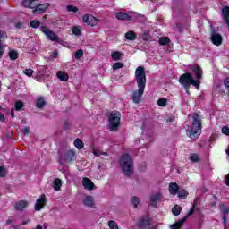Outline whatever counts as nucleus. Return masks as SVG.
Listing matches in <instances>:
<instances>
[{
    "label": "nucleus",
    "instance_id": "nucleus-1",
    "mask_svg": "<svg viewBox=\"0 0 229 229\" xmlns=\"http://www.w3.org/2000/svg\"><path fill=\"white\" fill-rule=\"evenodd\" d=\"M135 78L138 85V90L132 93V101L138 105V103H140V99L144 94V89H146V69L144 66H139L136 69Z\"/></svg>",
    "mask_w": 229,
    "mask_h": 229
},
{
    "label": "nucleus",
    "instance_id": "nucleus-2",
    "mask_svg": "<svg viewBox=\"0 0 229 229\" xmlns=\"http://www.w3.org/2000/svg\"><path fill=\"white\" fill-rule=\"evenodd\" d=\"M192 118L193 122L191 129L187 131V133L191 139H198V137L201 135V116L194 113Z\"/></svg>",
    "mask_w": 229,
    "mask_h": 229
},
{
    "label": "nucleus",
    "instance_id": "nucleus-3",
    "mask_svg": "<svg viewBox=\"0 0 229 229\" xmlns=\"http://www.w3.org/2000/svg\"><path fill=\"white\" fill-rule=\"evenodd\" d=\"M120 167L126 176L133 173V158L128 154H123L120 158Z\"/></svg>",
    "mask_w": 229,
    "mask_h": 229
},
{
    "label": "nucleus",
    "instance_id": "nucleus-4",
    "mask_svg": "<svg viewBox=\"0 0 229 229\" xmlns=\"http://www.w3.org/2000/svg\"><path fill=\"white\" fill-rule=\"evenodd\" d=\"M109 130L111 131H117L121 126V113L119 111H113L108 117Z\"/></svg>",
    "mask_w": 229,
    "mask_h": 229
},
{
    "label": "nucleus",
    "instance_id": "nucleus-5",
    "mask_svg": "<svg viewBox=\"0 0 229 229\" xmlns=\"http://www.w3.org/2000/svg\"><path fill=\"white\" fill-rule=\"evenodd\" d=\"M191 71H192V72H194L197 80H194V78L191 79V85L195 87V89H197V90H199V85L201 84L199 80H201V78H202L203 70L201 69L200 66L194 65L191 67Z\"/></svg>",
    "mask_w": 229,
    "mask_h": 229
},
{
    "label": "nucleus",
    "instance_id": "nucleus-6",
    "mask_svg": "<svg viewBox=\"0 0 229 229\" xmlns=\"http://www.w3.org/2000/svg\"><path fill=\"white\" fill-rule=\"evenodd\" d=\"M196 201L193 202V206L191 208V210L189 211V213L187 214V216L185 217H183L182 219L177 221L175 224L172 225L170 226L171 229H180L182 228V226H183V224L185 223V221H187V217H190V216H192V214H194V212H196Z\"/></svg>",
    "mask_w": 229,
    "mask_h": 229
},
{
    "label": "nucleus",
    "instance_id": "nucleus-7",
    "mask_svg": "<svg viewBox=\"0 0 229 229\" xmlns=\"http://www.w3.org/2000/svg\"><path fill=\"white\" fill-rule=\"evenodd\" d=\"M193 78L194 77H192V74L191 72H186L181 75L179 79V83H181V85H183L185 90H188V89H191V83Z\"/></svg>",
    "mask_w": 229,
    "mask_h": 229
},
{
    "label": "nucleus",
    "instance_id": "nucleus-8",
    "mask_svg": "<svg viewBox=\"0 0 229 229\" xmlns=\"http://www.w3.org/2000/svg\"><path fill=\"white\" fill-rule=\"evenodd\" d=\"M47 78H49V68H47V66H39L36 76L37 81H44V80H47Z\"/></svg>",
    "mask_w": 229,
    "mask_h": 229
},
{
    "label": "nucleus",
    "instance_id": "nucleus-9",
    "mask_svg": "<svg viewBox=\"0 0 229 229\" xmlns=\"http://www.w3.org/2000/svg\"><path fill=\"white\" fill-rule=\"evenodd\" d=\"M76 160V152L74 150H68L64 156L59 157V164H64L65 162H74Z\"/></svg>",
    "mask_w": 229,
    "mask_h": 229
},
{
    "label": "nucleus",
    "instance_id": "nucleus-10",
    "mask_svg": "<svg viewBox=\"0 0 229 229\" xmlns=\"http://www.w3.org/2000/svg\"><path fill=\"white\" fill-rule=\"evenodd\" d=\"M40 30L44 35L48 38V40H51V42H60V38L56 36V34L51 30L50 29L41 26Z\"/></svg>",
    "mask_w": 229,
    "mask_h": 229
},
{
    "label": "nucleus",
    "instance_id": "nucleus-11",
    "mask_svg": "<svg viewBox=\"0 0 229 229\" xmlns=\"http://www.w3.org/2000/svg\"><path fill=\"white\" fill-rule=\"evenodd\" d=\"M82 21L83 22H85L86 24H88V26H98V24H99V20H98V18L89 15V14H86L82 17Z\"/></svg>",
    "mask_w": 229,
    "mask_h": 229
},
{
    "label": "nucleus",
    "instance_id": "nucleus-12",
    "mask_svg": "<svg viewBox=\"0 0 229 229\" xmlns=\"http://www.w3.org/2000/svg\"><path fill=\"white\" fill-rule=\"evenodd\" d=\"M138 226L140 229H151V218H140L138 222Z\"/></svg>",
    "mask_w": 229,
    "mask_h": 229
},
{
    "label": "nucleus",
    "instance_id": "nucleus-13",
    "mask_svg": "<svg viewBox=\"0 0 229 229\" xmlns=\"http://www.w3.org/2000/svg\"><path fill=\"white\" fill-rule=\"evenodd\" d=\"M46 207V195L42 194L39 199L36 200L35 203V210L39 211L42 210Z\"/></svg>",
    "mask_w": 229,
    "mask_h": 229
},
{
    "label": "nucleus",
    "instance_id": "nucleus-14",
    "mask_svg": "<svg viewBox=\"0 0 229 229\" xmlns=\"http://www.w3.org/2000/svg\"><path fill=\"white\" fill-rule=\"evenodd\" d=\"M49 8V4H41L38 5H35L33 13L36 15H38L40 13H44V12H47V10Z\"/></svg>",
    "mask_w": 229,
    "mask_h": 229
},
{
    "label": "nucleus",
    "instance_id": "nucleus-15",
    "mask_svg": "<svg viewBox=\"0 0 229 229\" xmlns=\"http://www.w3.org/2000/svg\"><path fill=\"white\" fill-rule=\"evenodd\" d=\"M82 185L85 189H88V191H94L96 185H94V182H92V180L84 177L82 179Z\"/></svg>",
    "mask_w": 229,
    "mask_h": 229
},
{
    "label": "nucleus",
    "instance_id": "nucleus-16",
    "mask_svg": "<svg viewBox=\"0 0 229 229\" xmlns=\"http://www.w3.org/2000/svg\"><path fill=\"white\" fill-rule=\"evenodd\" d=\"M211 41L215 46H221L223 44V37L220 34L213 33L211 35Z\"/></svg>",
    "mask_w": 229,
    "mask_h": 229
},
{
    "label": "nucleus",
    "instance_id": "nucleus-17",
    "mask_svg": "<svg viewBox=\"0 0 229 229\" xmlns=\"http://www.w3.org/2000/svg\"><path fill=\"white\" fill-rule=\"evenodd\" d=\"M160 199H162V193L160 192H157L150 197V202L152 203V207H154V208H157V202L160 201Z\"/></svg>",
    "mask_w": 229,
    "mask_h": 229
},
{
    "label": "nucleus",
    "instance_id": "nucleus-18",
    "mask_svg": "<svg viewBox=\"0 0 229 229\" xmlns=\"http://www.w3.org/2000/svg\"><path fill=\"white\" fill-rule=\"evenodd\" d=\"M222 16L225 22L227 24V28L229 29V6L223 7Z\"/></svg>",
    "mask_w": 229,
    "mask_h": 229
},
{
    "label": "nucleus",
    "instance_id": "nucleus-19",
    "mask_svg": "<svg viewBox=\"0 0 229 229\" xmlns=\"http://www.w3.org/2000/svg\"><path fill=\"white\" fill-rule=\"evenodd\" d=\"M115 17L119 21H131V16L123 12L116 13Z\"/></svg>",
    "mask_w": 229,
    "mask_h": 229
},
{
    "label": "nucleus",
    "instance_id": "nucleus-20",
    "mask_svg": "<svg viewBox=\"0 0 229 229\" xmlns=\"http://www.w3.org/2000/svg\"><path fill=\"white\" fill-rule=\"evenodd\" d=\"M178 184L176 182H171L169 184V191L170 193L173 194V196H176V194H178Z\"/></svg>",
    "mask_w": 229,
    "mask_h": 229
},
{
    "label": "nucleus",
    "instance_id": "nucleus-21",
    "mask_svg": "<svg viewBox=\"0 0 229 229\" xmlns=\"http://www.w3.org/2000/svg\"><path fill=\"white\" fill-rule=\"evenodd\" d=\"M26 207H28V201L21 200V201L16 203L15 210L22 211V210H24V208H26Z\"/></svg>",
    "mask_w": 229,
    "mask_h": 229
},
{
    "label": "nucleus",
    "instance_id": "nucleus-22",
    "mask_svg": "<svg viewBox=\"0 0 229 229\" xmlns=\"http://www.w3.org/2000/svg\"><path fill=\"white\" fill-rule=\"evenodd\" d=\"M83 204L85 207H94V198L92 196H88L84 199Z\"/></svg>",
    "mask_w": 229,
    "mask_h": 229
},
{
    "label": "nucleus",
    "instance_id": "nucleus-23",
    "mask_svg": "<svg viewBox=\"0 0 229 229\" xmlns=\"http://www.w3.org/2000/svg\"><path fill=\"white\" fill-rule=\"evenodd\" d=\"M125 38L126 40L133 41L135 38H137V34L133 30H129L125 33Z\"/></svg>",
    "mask_w": 229,
    "mask_h": 229
},
{
    "label": "nucleus",
    "instance_id": "nucleus-24",
    "mask_svg": "<svg viewBox=\"0 0 229 229\" xmlns=\"http://www.w3.org/2000/svg\"><path fill=\"white\" fill-rule=\"evenodd\" d=\"M57 78L61 81H67L69 80V75L62 71L57 72Z\"/></svg>",
    "mask_w": 229,
    "mask_h": 229
},
{
    "label": "nucleus",
    "instance_id": "nucleus-25",
    "mask_svg": "<svg viewBox=\"0 0 229 229\" xmlns=\"http://www.w3.org/2000/svg\"><path fill=\"white\" fill-rule=\"evenodd\" d=\"M54 191H60L62 189V180L56 178L53 182Z\"/></svg>",
    "mask_w": 229,
    "mask_h": 229
},
{
    "label": "nucleus",
    "instance_id": "nucleus-26",
    "mask_svg": "<svg viewBox=\"0 0 229 229\" xmlns=\"http://www.w3.org/2000/svg\"><path fill=\"white\" fill-rule=\"evenodd\" d=\"M36 106L37 108H44V106H46V100L43 97L38 98Z\"/></svg>",
    "mask_w": 229,
    "mask_h": 229
},
{
    "label": "nucleus",
    "instance_id": "nucleus-27",
    "mask_svg": "<svg viewBox=\"0 0 229 229\" xmlns=\"http://www.w3.org/2000/svg\"><path fill=\"white\" fill-rule=\"evenodd\" d=\"M9 58L10 60H12L13 62L17 60V58H19V53L17 52V50H11L9 52Z\"/></svg>",
    "mask_w": 229,
    "mask_h": 229
},
{
    "label": "nucleus",
    "instance_id": "nucleus-28",
    "mask_svg": "<svg viewBox=\"0 0 229 229\" xmlns=\"http://www.w3.org/2000/svg\"><path fill=\"white\" fill-rule=\"evenodd\" d=\"M73 144H74L75 148H77V149H83V148L85 147V144L80 139H76L74 140Z\"/></svg>",
    "mask_w": 229,
    "mask_h": 229
},
{
    "label": "nucleus",
    "instance_id": "nucleus-29",
    "mask_svg": "<svg viewBox=\"0 0 229 229\" xmlns=\"http://www.w3.org/2000/svg\"><path fill=\"white\" fill-rule=\"evenodd\" d=\"M131 203L133 205L134 208H137L140 205V199L137 196H134L131 199Z\"/></svg>",
    "mask_w": 229,
    "mask_h": 229
},
{
    "label": "nucleus",
    "instance_id": "nucleus-30",
    "mask_svg": "<svg viewBox=\"0 0 229 229\" xmlns=\"http://www.w3.org/2000/svg\"><path fill=\"white\" fill-rule=\"evenodd\" d=\"M177 194L178 198H180L181 199H185L187 196H189V192H187L186 190H181L177 192Z\"/></svg>",
    "mask_w": 229,
    "mask_h": 229
},
{
    "label": "nucleus",
    "instance_id": "nucleus-31",
    "mask_svg": "<svg viewBox=\"0 0 229 229\" xmlns=\"http://www.w3.org/2000/svg\"><path fill=\"white\" fill-rule=\"evenodd\" d=\"M121 56H123V54L119 51H115L111 54V58L115 61L121 60Z\"/></svg>",
    "mask_w": 229,
    "mask_h": 229
},
{
    "label": "nucleus",
    "instance_id": "nucleus-32",
    "mask_svg": "<svg viewBox=\"0 0 229 229\" xmlns=\"http://www.w3.org/2000/svg\"><path fill=\"white\" fill-rule=\"evenodd\" d=\"M172 212H173L174 216H180V213L182 212V207L179 205H175L172 208Z\"/></svg>",
    "mask_w": 229,
    "mask_h": 229
},
{
    "label": "nucleus",
    "instance_id": "nucleus-33",
    "mask_svg": "<svg viewBox=\"0 0 229 229\" xmlns=\"http://www.w3.org/2000/svg\"><path fill=\"white\" fill-rule=\"evenodd\" d=\"M23 107H24V103H22V101L21 100L16 101V103L14 104V108L18 112H21V110H22Z\"/></svg>",
    "mask_w": 229,
    "mask_h": 229
},
{
    "label": "nucleus",
    "instance_id": "nucleus-34",
    "mask_svg": "<svg viewBox=\"0 0 229 229\" xmlns=\"http://www.w3.org/2000/svg\"><path fill=\"white\" fill-rule=\"evenodd\" d=\"M169 42H171V39H169V38L167 37H163V38H160L159 39L160 46H167Z\"/></svg>",
    "mask_w": 229,
    "mask_h": 229
},
{
    "label": "nucleus",
    "instance_id": "nucleus-35",
    "mask_svg": "<svg viewBox=\"0 0 229 229\" xmlns=\"http://www.w3.org/2000/svg\"><path fill=\"white\" fill-rule=\"evenodd\" d=\"M22 6L25 8H35V5H31V0H23L21 2Z\"/></svg>",
    "mask_w": 229,
    "mask_h": 229
},
{
    "label": "nucleus",
    "instance_id": "nucleus-36",
    "mask_svg": "<svg viewBox=\"0 0 229 229\" xmlns=\"http://www.w3.org/2000/svg\"><path fill=\"white\" fill-rule=\"evenodd\" d=\"M72 31L73 35H76V37L81 36V29L78 26H75L72 29Z\"/></svg>",
    "mask_w": 229,
    "mask_h": 229
},
{
    "label": "nucleus",
    "instance_id": "nucleus-37",
    "mask_svg": "<svg viewBox=\"0 0 229 229\" xmlns=\"http://www.w3.org/2000/svg\"><path fill=\"white\" fill-rule=\"evenodd\" d=\"M158 106H167V98H162L157 100Z\"/></svg>",
    "mask_w": 229,
    "mask_h": 229
},
{
    "label": "nucleus",
    "instance_id": "nucleus-38",
    "mask_svg": "<svg viewBox=\"0 0 229 229\" xmlns=\"http://www.w3.org/2000/svg\"><path fill=\"white\" fill-rule=\"evenodd\" d=\"M108 226L110 229H119V225H117V222L114 220L108 221Z\"/></svg>",
    "mask_w": 229,
    "mask_h": 229
},
{
    "label": "nucleus",
    "instance_id": "nucleus-39",
    "mask_svg": "<svg viewBox=\"0 0 229 229\" xmlns=\"http://www.w3.org/2000/svg\"><path fill=\"white\" fill-rule=\"evenodd\" d=\"M123 67H124V64L118 62V63H114L113 64V69L114 71H117V69H123Z\"/></svg>",
    "mask_w": 229,
    "mask_h": 229
},
{
    "label": "nucleus",
    "instance_id": "nucleus-40",
    "mask_svg": "<svg viewBox=\"0 0 229 229\" xmlns=\"http://www.w3.org/2000/svg\"><path fill=\"white\" fill-rule=\"evenodd\" d=\"M220 210L222 212V214H224V216H226V214H228L229 212V208L228 206H225V204L220 206Z\"/></svg>",
    "mask_w": 229,
    "mask_h": 229
},
{
    "label": "nucleus",
    "instance_id": "nucleus-41",
    "mask_svg": "<svg viewBox=\"0 0 229 229\" xmlns=\"http://www.w3.org/2000/svg\"><path fill=\"white\" fill-rule=\"evenodd\" d=\"M83 56V50L79 49L75 52L74 54V57L76 60H80V58H81Z\"/></svg>",
    "mask_w": 229,
    "mask_h": 229
},
{
    "label": "nucleus",
    "instance_id": "nucleus-42",
    "mask_svg": "<svg viewBox=\"0 0 229 229\" xmlns=\"http://www.w3.org/2000/svg\"><path fill=\"white\" fill-rule=\"evenodd\" d=\"M34 72H34L33 70L30 69V68L25 69V70L23 71V73L25 74V76H29V78H31V76H33V73H34Z\"/></svg>",
    "mask_w": 229,
    "mask_h": 229
},
{
    "label": "nucleus",
    "instance_id": "nucleus-43",
    "mask_svg": "<svg viewBox=\"0 0 229 229\" xmlns=\"http://www.w3.org/2000/svg\"><path fill=\"white\" fill-rule=\"evenodd\" d=\"M190 160H191V162H199V156H198L196 153H193L191 155Z\"/></svg>",
    "mask_w": 229,
    "mask_h": 229
},
{
    "label": "nucleus",
    "instance_id": "nucleus-44",
    "mask_svg": "<svg viewBox=\"0 0 229 229\" xmlns=\"http://www.w3.org/2000/svg\"><path fill=\"white\" fill-rule=\"evenodd\" d=\"M66 10L67 12H74L76 13V12H78V7L74 5H67Z\"/></svg>",
    "mask_w": 229,
    "mask_h": 229
},
{
    "label": "nucleus",
    "instance_id": "nucleus-45",
    "mask_svg": "<svg viewBox=\"0 0 229 229\" xmlns=\"http://www.w3.org/2000/svg\"><path fill=\"white\" fill-rule=\"evenodd\" d=\"M30 26H31V28H39L40 27V21H37V20H33L30 22Z\"/></svg>",
    "mask_w": 229,
    "mask_h": 229
},
{
    "label": "nucleus",
    "instance_id": "nucleus-46",
    "mask_svg": "<svg viewBox=\"0 0 229 229\" xmlns=\"http://www.w3.org/2000/svg\"><path fill=\"white\" fill-rule=\"evenodd\" d=\"M6 176V168L4 166H0V178H4Z\"/></svg>",
    "mask_w": 229,
    "mask_h": 229
},
{
    "label": "nucleus",
    "instance_id": "nucleus-47",
    "mask_svg": "<svg viewBox=\"0 0 229 229\" xmlns=\"http://www.w3.org/2000/svg\"><path fill=\"white\" fill-rule=\"evenodd\" d=\"M6 38V32L4 30H0V44Z\"/></svg>",
    "mask_w": 229,
    "mask_h": 229
},
{
    "label": "nucleus",
    "instance_id": "nucleus-48",
    "mask_svg": "<svg viewBox=\"0 0 229 229\" xmlns=\"http://www.w3.org/2000/svg\"><path fill=\"white\" fill-rule=\"evenodd\" d=\"M222 133H223L224 135L229 136V127L224 126V127L222 128Z\"/></svg>",
    "mask_w": 229,
    "mask_h": 229
},
{
    "label": "nucleus",
    "instance_id": "nucleus-49",
    "mask_svg": "<svg viewBox=\"0 0 229 229\" xmlns=\"http://www.w3.org/2000/svg\"><path fill=\"white\" fill-rule=\"evenodd\" d=\"M22 133H23V135H28V133H30V129L28 127H25L22 130Z\"/></svg>",
    "mask_w": 229,
    "mask_h": 229
},
{
    "label": "nucleus",
    "instance_id": "nucleus-50",
    "mask_svg": "<svg viewBox=\"0 0 229 229\" xmlns=\"http://www.w3.org/2000/svg\"><path fill=\"white\" fill-rule=\"evenodd\" d=\"M64 128V130H69L71 128V124L69 123L65 122Z\"/></svg>",
    "mask_w": 229,
    "mask_h": 229
},
{
    "label": "nucleus",
    "instance_id": "nucleus-51",
    "mask_svg": "<svg viewBox=\"0 0 229 229\" xmlns=\"http://www.w3.org/2000/svg\"><path fill=\"white\" fill-rule=\"evenodd\" d=\"M4 54V51L3 50V46H1V43H0V58H3Z\"/></svg>",
    "mask_w": 229,
    "mask_h": 229
},
{
    "label": "nucleus",
    "instance_id": "nucleus-52",
    "mask_svg": "<svg viewBox=\"0 0 229 229\" xmlns=\"http://www.w3.org/2000/svg\"><path fill=\"white\" fill-rule=\"evenodd\" d=\"M93 155H94L95 157H101V152H99V151H98V150H95V151H93Z\"/></svg>",
    "mask_w": 229,
    "mask_h": 229
},
{
    "label": "nucleus",
    "instance_id": "nucleus-53",
    "mask_svg": "<svg viewBox=\"0 0 229 229\" xmlns=\"http://www.w3.org/2000/svg\"><path fill=\"white\" fill-rule=\"evenodd\" d=\"M30 6H37L35 3H37V0H30Z\"/></svg>",
    "mask_w": 229,
    "mask_h": 229
},
{
    "label": "nucleus",
    "instance_id": "nucleus-54",
    "mask_svg": "<svg viewBox=\"0 0 229 229\" xmlns=\"http://www.w3.org/2000/svg\"><path fill=\"white\" fill-rule=\"evenodd\" d=\"M11 117H15V110L13 108L11 109Z\"/></svg>",
    "mask_w": 229,
    "mask_h": 229
},
{
    "label": "nucleus",
    "instance_id": "nucleus-55",
    "mask_svg": "<svg viewBox=\"0 0 229 229\" xmlns=\"http://www.w3.org/2000/svg\"><path fill=\"white\" fill-rule=\"evenodd\" d=\"M53 57H54V58H58V51H55V52L53 53Z\"/></svg>",
    "mask_w": 229,
    "mask_h": 229
},
{
    "label": "nucleus",
    "instance_id": "nucleus-56",
    "mask_svg": "<svg viewBox=\"0 0 229 229\" xmlns=\"http://www.w3.org/2000/svg\"><path fill=\"white\" fill-rule=\"evenodd\" d=\"M223 221H224L225 226H226V216H223Z\"/></svg>",
    "mask_w": 229,
    "mask_h": 229
},
{
    "label": "nucleus",
    "instance_id": "nucleus-57",
    "mask_svg": "<svg viewBox=\"0 0 229 229\" xmlns=\"http://www.w3.org/2000/svg\"><path fill=\"white\" fill-rule=\"evenodd\" d=\"M28 223H30V219L24 220L21 225H28Z\"/></svg>",
    "mask_w": 229,
    "mask_h": 229
},
{
    "label": "nucleus",
    "instance_id": "nucleus-58",
    "mask_svg": "<svg viewBox=\"0 0 229 229\" xmlns=\"http://www.w3.org/2000/svg\"><path fill=\"white\" fill-rule=\"evenodd\" d=\"M36 229H42V225L38 224V225L36 226Z\"/></svg>",
    "mask_w": 229,
    "mask_h": 229
},
{
    "label": "nucleus",
    "instance_id": "nucleus-59",
    "mask_svg": "<svg viewBox=\"0 0 229 229\" xmlns=\"http://www.w3.org/2000/svg\"><path fill=\"white\" fill-rule=\"evenodd\" d=\"M6 225H12V220H7Z\"/></svg>",
    "mask_w": 229,
    "mask_h": 229
},
{
    "label": "nucleus",
    "instance_id": "nucleus-60",
    "mask_svg": "<svg viewBox=\"0 0 229 229\" xmlns=\"http://www.w3.org/2000/svg\"><path fill=\"white\" fill-rule=\"evenodd\" d=\"M186 93H187V94H191V92L189 91V89H186Z\"/></svg>",
    "mask_w": 229,
    "mask_h": 229
},
{
    "label": "nucleus",
    "instance_id": "nucleus-61",
    "mask_svg": "<svg viewBox=\"0 0 229 229\" xmlns=\"http://www.w3.org/2000/svg\"><path fill=\"white\" fill-rule=\"evenodd\" d=\"M171 121H172L171 119H170V120H167L168 123H171Z\"/></svg>",
    "mask_w": 229,
    "mask_h": 229
},
{
    "label": "nucleus",
    "instance_id": "nucleus-62",
    "mask_svg": "<svg viewBox=\"0 0 229 229\" xmlns=\"http://www.w3.org/2000/svg\"><path fill=\"white\" fill-rule=\"evenodd\" d=\"M197 211L199 212V208H197Z\"/></svg>",
    "mask_w": 229,
    "mask_h": 229
}]
</instances>
